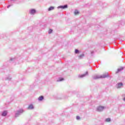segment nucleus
Masks as SVG:
<instances>
[{
    "instance_id": "nucleus-12",
    "label": "nucleus",
    "mask_w": 125,
    "mask_h": 125,
    "mask_svg": "<svg viewBox=\"0 0 125 125\" xmlns=\"http://www.w3.org/2000/svg\"><path fill=\"white\" fill-rule=\"evenodd\" d=\"M84 56V55L82 54L79 56V58L81 59L82 57H83Z\"/></svg>"
},
{
    "instance_id": "nucleus-18",
    "label": "nucleus",
    "mask_w": 125,
    "mask_h": 125,
    "mask_svg": "<svg viewBox=\"0 0 125 125\" xmlns=\"http://www.w3.org/2000/svg\"><path fill=\"white\" fill-rule=\"evenodd\" d=\"M62 81H64V78H61V79H60V82H61Z\"/></svg>"
},
{
    "instance_id": "nucleus-15",
    "label": "nucleus",
    "mask_w": 125,
    "mask_h": 125,
    "mask_svg": "<svg viewBox=\"0 0 125 125\" xmlns=\"http://www.w3.org/2000/svg\"><path fill=\"white\" fill-rule=\"evenodd\" d=\"M79 51L78 49H75V53L77 54L79 53Z\"/></svg>"
},
{
    "instance_id": "nucleus-10",
    "label": "nucleus",
    "mask_w": 125,
    "mask_h": 125,
    "mask_svg": "<svg viewBox=\"0 0 125 125\" xmlns=\"http://www.w3.org/2000/svg\"><path fill=\"white\" fill-rule=\"evenodd\" d=\"M124 68H119L117 70V72H116L117 73H119V72H120V71H122V70H123Z\"/></svg>"
},
{
    "instance_id": "nucleus-19",
    "label": "nucleus",
    "mask_w": 125,
    "mask_h": 125,
    "mask_svg": "<svg viewBox=\"0 0 125 125\" xmlns=\"http://www.w3.org/2000/svg\"><path fill=\"white\" fill-rule=\"evenodd\" d=\"M76 119L77 120H80V116H77Z\"/></svg>"
},
{
    "instance_id": "nucleus-11",
    "label": "nucleus",
    "mask_w": 125,
    "mask_h": 125,
    "mask_svg": "<svg viewBox=\"0 0 125 125\" xmlns=\"http://www.w3.org/2000/svg\"><path fill=\"white\" fill-rule=\"evenodd\" d=\"M105 121H106V122H110L111 121V119L107 118Z\"/></svg>"
},
{
    "instance_id": "nucleus-17",
    "label": "nucleus",
    "mask_w": 125,
    "mask_h": 125,
    "mask_svg": "<svg viewBox=\"0 0 125 125\" xmlns=\"http://www.w3.org/2000/svg\"><path fill=\"white\" fill-rule=\"evenodd\" d=\"M107 77V76L106 75H103L101 77V78H106Z\"/></svg>"
},
{
    "instance_id": "nucleus-8",
    "label": "nucleus",
    "mask_w": 125,
    "mask_h": 125,
    "mask_svg": "<svg viewBox=\"0 0 125 125\" xmlns=\"http://www.w3.org/2000/svg\"><path fill=\"white\" fill-rule=\"evenodd\" d=\"M118 85V88H120V87H122V86H123V83H119Z\"/></svg>"
},
{
    "instance_id": "nucleus-5",
    "label": "nucleus",
    "mask_w": 125,
    "mask_h": 125,
    "mask_svg": "<svg viewBox=\"0 0 125 125\" xmlns=\"http://www.w3.org/2000/svg\"><path fill=\"white\" fill-rule=\"evenodd\" d=\"M6 115H7V111H4L2 114V116H5Z\"/></svg>"
},
{
    "instance_id": "nucleus-9",
    "label": "nucleus",
    "mask_w": 125,
    "mask_h": 125,
    "mask_svg": "<svg viewBox=\"0 0 125 125\" xmlns=\"http://www.w3.org/2000/svg\"><path fill=\"white\" fill-rule=\"evenodd\" d=\"M60 7L61 8H62L63 9H64V8H67V5H65L64 6H61Z\"/></svg>"
},
{
    "instance_id": "nucleus-6",
    "label": "nucleus",
    "mask_w": 125,
    "mask_h": 125,
    "mask_svg": "<svg viewBox=\"0 0 125 125\" xmlns=\"http://www.w3.org/2000/svg\"><path fill=\"white\" fill-rule=\"evenodd\" d=\"M28 108L29 109H34V106H33V104H30V105H29Z\"/></svg>"
},
{
    "instance_id": "nucleus-7",
    "label": "nucleus",
    "mask_w": 125,
    "mask_h": 125,
    "mask_svg": "<svg viewBox=\"0 0 125 125\" xmlns=\"http://www.w3.org/2000/svg\"><path fill=\"white\" fill-rule=\"evenodd\" d=\"M53 9H54V7L51 6L48 8V11H50L51 10H53Z\"/></svg>"
},
{
    "instance_id": "nucleus-13",
    "label": "nucleus",
    "mask_w": 125,
    "mask_h": 125,
    "mask_svg": "<svg viewBox=\"0 0 125 125\" xmlns=\"http://www.w3.org/2000/svg\"><path fill=\"white\" fill-rule=\"evenodd\" d=\"M85 75H87V72H86L85 74H83L82 75H81V78H83V77H85Z\"/></svg>"
},
{
    "instance_id": "nucleus-14",
    "label": "nucleus",
    "mask_w": 125,
    "mask_h": 125,
    "mask_svg": "<svg viewBox=\"0 0 125 125\" xmlns=\"http://www.w3.org/2000/svg\"><path fill=\"white\" fill-rule=\"evenodd\" d=\"M52 33V29H49V34H51Z\"/></svg>"
},
{
    "instance_id": "nucleus-4",
    "label": "nucleus",
    "mask_w": 125,
    "mask_h": 125,
    "mask_svg": "<svg viewBox=\"0 0 125 125\" xmlns=\"http://www.w3.org/2000/svg\"><path fill=\"white\" fill-rule=\"evenodd\" d=\"M38 100H39V101H42V100H43V96H41L39 97L38 98Z\"/></svg>"
},
{
    "instance_id": "nucleus-16",
    "label": "nucleus",
    "mask_w": 125,
    "mask_h": 125,
    "mask_svg": "<svg viewBox=\"0 0 125 125\" xmlns=\"http://www.w3.org/2000/svg\"><path fill=\"white\" fill-rule=\"evenodd\" d=\"M23 109H21L20 111H19V113H23Z\"/></svg>"
},
{
    "instance_id": "nucleus-3",
    "label": "nucleus",
    "mask_w": 125,
    "mask_h": 125,
    "mask_svg": "<svg viewBox=\"0 0 125 125\" xmlns=\"http://www.w3.org/2000/svg\"><path fill=\"white\" fill-rule=\"evenodd\" d=\"M74 14L75 15H79V14H80V12H79L78 10H75L74 11Z\"/></svg>"
},
{
    "instance_id": "nucleus-2",
    "label": "nucleus",
    "mask_w": 125,
    "mask_h": 125,
    "mask_svg": "<svg viewBox=\"0 0 125 125\" xmlns=\"http://www.w3.org/2000/svg\"><path fill=\"white\" fill-rule=\"evenodd\" d=\"M30 14H35L36 13V10L32 9L30 12Z\"/></svg>"
},
{
    "instance_id": "nucleus-1",
    "label": "nucleus",
    "mask_w": 125,
    "mask_h": 125,
    "mask_svg": "<svg viewBox=\"0 0 125 125\" xmlns=\"http://www.w3.org/2000/svg\"><path fill=\"white\" fill-rule=\"evenodd\" d=\"M97 110L98 111H103V110H104V106H100L98 107Z\"/></svg>"
},
{
    "instance_id": "nucleus-20",
    "label": "nucleus",
    "mask_w": 125,
    "mask_h": 125,
    "mask_svg": "<svg viewBox=\"0 0 125 125\" xmlns=\"http://www.w3.org/2000/svg\"><path fill=\"white\" fill-rule=\"evenodd\" d=\"M9 7H10V5H8V6H7V8H9Z\"/></svg>"
}]
</instances>
